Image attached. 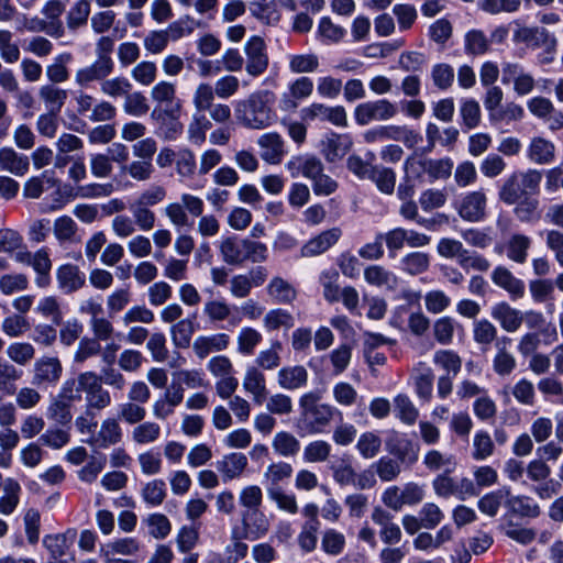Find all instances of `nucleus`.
<instances>
[{"instance_id":"nucleus-40","label":"nucleus","mask_w":563,"mask_h":563,"mask_svg":"<svg viewBox=\"0 0 563 563\" xmlns=\"http://www.w3.org/2000/svg\"><path fill=\"white\" fill-rule=\"evenodd\" d=\"M292 466L287 462H274L269 464L263 473V479L266 488H282L280 483L288 481L292 475Z\"/></svg>"},{"instance_id":"nucleus-37","label":"nucleus","mask_w":563,"mask_h":563,"mask_svg":"<svg viewBox=\"0 0 563 563\" xmlns=\"http://www.w3.org/2000/svg\"><path fill=\"white\" fill-rule=\"evenodd\" d=\"M31 266L36 273L35 284L40 288H46L51 284L52 261L45 249L34 252Z\"/></svg>"},{"instance_id":"nucleus-12","label":"nucleus","mask_w":563,"mask_h":563,"mask_svg":"<svg viewBox=\"0 0 563 563\" xmlns=\"http://www.w3.org/2000/svg\"><path fill=\"white\" fill-rule=\"evenodd\" d=\"M68 390V398L80 401L82 394L85 397L96 393L102 386L101 377L96 372L87 371L77 375L75 378L66 379L63 384Z\"/></svg>"},{"instance_id":"nucleus-52","label":"nucleus","mask_w":563,"mask_h":563,"mask_svg":"<svg viewBox=\"0 0 563 563\" xmlns=\"http://www.w3.org/2000/svg\"><path fill=\"white\" fill-rule=\"evenodd\" d=\"M90 1L77 0L67 12L66 23L70 31H77L87 24L90 14Z\"/></svg>"},{"instance_id":"nucleus-18","label":"nucleus","mask_w":563,"mask_h":563,"mask_svg":"<svg viewBox=\"0 0 563 563\" xmlns=\"http://www.w3.org/2000/svg\"><path fill=\"white\" fill-rule=\"evenodd\" d=\"M257 145L261 148V158L273 165L280 164L286 151L283 137L276 132L262 134L257 139Z\"/></svg>"},{"instance_id":"nucleus-31","label":"nucleus","mask_w":563,"mask_h":563,"mask_svg":"<svg viewBox=\"0 0 563 563\" xmlns=\"http://www.w3.org/2000/svg\"><path fill=\"white\" fill-rule=\"evenodd\" d=\"M266 292L273 302L279 305H290L297 298L296 288L280 276H274L269 280Z\"/></svg>"},{"instance_id":"nucleus-9","label":"nucleus","mask_w":563,"mask_h":563,"mask_svg":"<svg viewBox=\"0 0 563 563\" xmlns=\"http://www.w3.org/2000/svg\"><path fill=\"white\" fill-rule=\"evenodd\" d=\"M312 92V79L306 76L298 77L288 85L287 91L282 93L278 108L282 112L292 113L299 107L300 101L309 98Z\"/></svg>"},{"instance_id":"nucleus-34","label":"nucleus","mask_w":563,"mask_h":563,"mask_svg":"<svg viewBox=\"0 0 563 563\" xmlns=\"http://www.w3.org/2000/svg\"><path fill=\"white\" fill-rule=\"evenodd\" d=\"M219 251L222 261L232 266H239L244 263V239L229 236L220 242Z\"/></svg>"},{"instance_id":"nucleus-32","label":"nucleus","mask_w":563,"mask_h":563,"mask_svg":"<svg viewBox=\"0 0 563 563\" xmlns=\"http://www.w3.org/2000/svg\"><path fill=\"white\" fill-rule=\"evenodd\" d=\"M203 314L213 324L229 321L232 325H236L240 322L239 319L231 318L232 308L224 299L207 300L203 305Z\"/></svg>"},{"instance_id":"nucleus-49","label":"nucleus","mask_w":563,"mask_h":563,"mask_svg":"<svg viewBox=\"0 0 563 563\" xmlns=\"http://www.w3.org/2000/svg\"><path fill=\"white\" fill-rule=\"evenodd\" d=\"M415 372L417 373L415 376L416 391L421 399L429 400L433 389V372L424 363H419Z\"/></svg>"},{"instance_id":"nucleus-41","label":"nucleus","mask_w":563,"mask_h":563,"mask_svg":"<svg viewBox=\"0 0 563 563\" xmlns=\"http://www.w3.org/2000/svg\"><path fill=\"white\" fill-rule=\"evenodd\" d=\"M21 486L13 478H7L0 497V515L10 516L20 503Z\"/></svg>"},{"instance_id":"nucleus-21","label":"nucleus","mask_w":563,"mask_h":563,"mask_svg":"<svg viewBox=\"0 0 563 563\" xmlns=\"http://www.w3.org/2000/svg\"><path fill=\"white\" fill-rule=\"evenodd\" d=\"M371 518L375 525L379 526V537L385 544H396L401 540V529L393 521V516L388 511L375 507Z\"/></svg>"},{"instance_id":"nucleus-61","label":"nucleus","mask_w":563,"mask_h":563,"mask_svg":"<svg viewBox=\"0 0 563 563\" xmlns=\"http://www.w3.org/2000/svg\"><path fill=\"white\" fill-rule=\"evenodd\" d=\"M135 401L129 400L119 406L118 420H122L128 424L136 426L142 422L146 417V409Z\"/></svg>"},{"instance_id":"nucleus-63","label":"nucleus","mask_w":563,"mask_h":563,"mask_svg":"<svg viewBox=\"0 0 563 563\" xmlns=\"http://www.w3.org/2000/svg\"><path fill=\"white\" fill-rule=\"evenodd\" d=\"M166 495V484L163 479H153L142 488L144 501L152 507L162 505Z\"/></svg>"},{"instance_id":"nucleus-56","label":"nucleus","mask_w":563,"mask_h":563,"mask_svg":"<svg viewBox=\"0 0 563 563\" xmlns=\"http://www.w3.org/2000/svg\"><path fill=\"white\" fill-rule=\"evenodd\" d=\"M282 343L274 341L271 346L266 350L260 351L255 358V365L261 371H272L280 365V353Z\"/></svg>"},{"instance_id":"nucleus-27","label":"nucleus","mask_w":563,"mask_h":563,"mask_svg":"<svg viewBox=\"0 0 563 563\" xmlns=\"http://www.w3.org/2000/svg\"><path fill=\"white\" fill-rule=\"evenodd\" d=\"M277 382L286 390L303 388L308 383V371L302 365L284 366L277 373Z\"/></svg>"},{"instance_id":"nucleus-2","label":"nucleus","mask_w":563,"mask_h":563,"mask_svg":"<svg viewBox=\"0 0 563 563\" xmlns=\"http://www.w3.org/2000/svg\"><path fill=\"white\" fill-rule=\"evenodd\" d=\"M541 180L542 174L537 169L514 173L500 187L499 199L512 206L525 197L538 195Z\"/></svg>"},{"instance_id":"nucleus-1","label":"nucleus","mask_w":563,"mask_h":563,"mask_svg":"<svg viewBox=\"0 0 563 563\" xmlns=\"http://www.w3.org/2000/svg\"><path fill=\"white\" fill-rule=\"evenodd\" d=\"M275 93L271 90H260L251 93L247 99L236 102L234 113L238 122L244 128L262 130L269 126L275 114L273 103Z\"/></svg>"},{"instance_id":"nucleus-59","label":"nucleus","mask_w":563,"mask_h":563,"mask_svg":"<svg viewBox=\"0 0 563 563\" xmlns=\"http://www.w3.org/2000/svg\"><path fill=\"white\" fill-rule=\"evenodd\" d=\"M495 318L498 319L507 331L517 330L523 319L521 312L503 302L495 308Z\"/></svg>"},{"instance_id":"nucleus-33","label":"nucleus","mask_w":563,"mask_h":563,"mask_svg":"<svg viewBox=\"0 0 563 563\" xmlns=\"http://www.w3.org/2000/svg\"><path fill=\"white\" fill-rule=\"evenodd\" d=\"M527 156L534 164H550L555 156V146L543 137H533L527 148Z\"/></svg>"},{"instance_id":"nucleus-62","label":"nucleus","mask_w":563,"mask_h":563,"mask_svg":"<svg viewBox=\"0 0 563 563\" xmlns=\"http://www.w3.org/2000/svg\"><path fill=\"white\" fill-rule=\"evenodd\" d=\"M465 52L471 55H483L489 48V38L481 30H471L464 37Z\"/></svg>"},{"instance_id":"nucleus-15","label":"nucleus","mask_w":563,"mask_h":563,"mask_svg":"<svg viewBox=\"0 0 563 563\" xmlns=\"http://www.w3.org/2000/svg\"><path fill=\"white\" fill-rule=\"evenodd\" d=\"M75 532L48 534L43 539V545L49 553V563H75V559L64 560L73 543Z\"/></svg>"},{"instance_id":"nucleus-30","label":"nucleus","mask_w":563,"mask_h":563,"mask_svg":"<svg viewBox=\"0 0 563 563\" xmlns=\"http://www.w3.org/2000/svg\"><path fill=\"white\" fill-rule=\"evenodd\" d=\"M247 467V457L243 453H230L217 462V470L224 483L239 478Z\"/></svg>"},{"instance_id":"nucleus-50","label":"nucleus","mask_w":563,"mask_h":563,"mask_svg":"<svg viewBox=\"0 0 563 563\" xmlns=\"http://www.w3.org/2000/svg\"><path fill=\"white\" fill-rule=\"evenodd\" d=\"M22 377V371L18 369L8 360L0 357V393L12 395L15 393V382Z\"/></svg>"},{"instance_id":"nucleus-47","label":"nucleus","mask_w":563,"mask_h":563,"mask_svg":"<svg viewBox=\"0 0 563 563\" xmlns=\"http://www.w3.org/2000/svg\"><path fill=\"white\" fill-rule=\"evenodd\" d=\"M515 205L514 212L521 222L533 223L541 219L539 199L529 196Z\"/></svg>"},{"instance_id":"nucleus-17","label":"nucleus","mask_w":563,"mask_h":563,"mask_svg":"<svg viewBox=\"0 0 563 563\" xmlns=\"http://www.w3.org/2000/svg\"><path fill=\"white\" fill-rule=\"evenodd\" d=\"M230 342V335L224 332L199 335L192 343V351L199 360H203L211 353H220L228 350Z\"/></svg>"},{"instance_id":"nucleus-45","label":"nucleus","mask_w":563,"mask_h":563,"mask_svg":"<svg viewBox=\"0 0 563 563\" xmlns=\"http://www.w3.org/2000/svg\"><path fill=\"white\" fill-rule=\"evenodd\" d=\"M495 284L507 290L512 299L525 295V284L504 267L495 268Z\"/></svg>"},{"instance_id":"nucleus-35","label":"nucleus","mask_w":563,"mask_h":563,"mask_svg":"<svg viewBox=\"0 0 563 563\" xmlns=\"http://www.w3.org/2000/svg\"><path fill=\"white\" fill-rule=\"evenodd\" d=\"M364 279L376 287L394 289L398 284L397 276L382 265H369L364 269Z\"/></svg>"},{"instance_id":"nucleus-16","label":"nucleus","mask_w":563,"mask_h":563,"mask_svg":"<svg viewBox=\"0 0 563 563\" xmlns=\"http://www.w3.org/2000/svg\"><path fill=\"white\" fill-rule=\"evenodd\" d=\"M342 231L340 228H331L320 232L308 240L300 250L302 257H313L323 254L340 240Z\"/></svg>"},{"instance_id":"nucleus-11","label":"nucleus","mask_w":563,"mask_h":563,"mask_svg":"<svg viewBox=\"0 0 563 563\" xmlns=\"http://www.w3.org/2000/svg\"><path fill=\"white\" fill-rule=\"evenodd\" d=\"M123 432L117 418L109 417L102 420L99 430L86 443L95 449H108L122 441Z\"/></svg>"},{"instance_id":"nucleus-3","label":"nucleus","mask_w":563,"mask_h":563,"mask_svg":"<svg viewBox=\"0 0 563 563\" xmlns=\"http://www.w3.org/2000/svg\"><path fill=\"white\" fill-rule=\"evenodd\" d=\"M150 97L155 103L151 118L158 122H166V117H179L181 111V100L177 98L175 84L161 80L156 82Z\"/></svg>"},{"instance_id":"nucleus-28","label":"nucleus","mask_w":563,"mask_h":563,"mask_svg":"<svg viewBox=\"0 0 563 563\" xmlns=\"http://www.w3.org/2000/svg\"><path fill=\"white\" fill-rule=\"evenodd\" d=\"M30 161L26 155L18 153L14 148L4 146L0 148V169L15 176H24L29 172Z\"/></svg>"},{"instance_id":"nucleus-44","label":"nucleus","mask_w":563,"mask_h":563,"mask_svg":"<svg viewBox=\"0 0 563 563\" xmlns=\"http://www.w3.org/2000/svg\"><path fill=\"white\" fill-rule=\"evenodd\" d=\"M262 333L252 327H243L236 334V350L241 355H252L262 342Z\"/></svg>"},{"instance_id":"nucleus-19","label":"nucleus","mask_w":563,"mask_h":563,"mask_svg":"<svg viewBox=\"0 0 563 563\" xmlns=\"http://www.w3.org/2000/svg\"><path fill=\"white\" fill-rule=\"evenodd\" d=\"M287 169L292 177L302 175L303 177L313 181L319 175L323 173V164L320 158L314 155H297L291 157L287 164Z\"/></svg>"},{"instance_id":"nucleus-23","label":"nucleus","mask_w":563,"mask_h":563,"mask_svg":"<svg viewBox=\"0 0 563 563\" xmlns=\"http://www.w3.org/2000/svg\"><path fill=\"white\" fill-rule=\"evenodd\" d=\"M114 68V63H108L96 58V60L86 67L79 68L75 74V82L79 87H87L92 81H103Z\"/></svg>"},{"instance_id":"nucleus-24","label":"nucleus","mask_w":563,"mask_h":563,"mask_svg":"<svg viewBox=\"0 0 563 563\" xmlns=\"http://www.w3.org/2000/svg\"><path fill=\"white\" fill-rule=\"evenodd\" d=\"M68 390L63 385L57 396L47 407V418L60 426L68 424L73 419L70 407L77 400L68 398Z\"/></svg>"},{"instance_id":"nucleus-54","label":"nucleus","mask_w":563,"mask_h":563,"mask_svg":"<svg viewBox=\"0 0 563 563\" xmlns=\"http://www.w3.org/2000/svg\"><path fill=\"white\" fill-rule=\"evenodd\" d=\"M382 448V439L380 437L373 432L366 431L362 433L356 442V450L363 459L371 460L374 459L380 451Z\"/></svg>"},{"instance_id":"nucleus-26","label":"nucleus","mask_w":563,"mask_h":563,"mask_svg":"<svg viewBox=\"0 0 563 563\" xmlns=\"http://www.w3.org/2000/svg\"><path fill=\"white\" fill-rule=\"evenodd\" d=\"M336 412L338 410L329 404H321L319 407H313L312 410L302 415L307 422V431L309 433L323 432Z\"/></svg>"},{"instance_id":"nucleus-36","label":"nucleus","mask_w":563,"mask_h":563,"mask_svg":"<svg viewBox=\"0 0 563 563\" xmlns=\"http://www.w3.org/2000/svg\"><path fill=\"white\" fill-rule=\"evenodd\" d=\"M38 97L49 112L59 113L67 100L68 93L65 89L47 84L38 89Z\"/></svg>"},{"instance_id":"nucleus-29","label":"nucleus","mask_w":563,"mask_h":563,"mask_svg":"<svg viewBox=\"0 0 563 563\" xmlns=\"http://www.w3.org/2000/svg\"><path fill=\"white\" fill-rule=\"evenodd\" d=\"M486 201L483 192H470L461 200L459 213L465 220L478 221L485 214Z\"/></svg>"},{"instance_id":"nucleus-60","label":"nucleus","mask_w":563,"mask_h":563,"mask_svg":"<svg viewBox=\"0 0 563 563\" xmlns=\"http://www.w3.org/2000/svg\"><path fill=\"white\" fill-rule=\"evenodd\" d=\"M130 211L135 225L141 231H151L155 227L156 216L150 207L133 201L130 205Z\"/></svg>"},{"instance_id":"nucleus-10","label":"nucleus","mask_w":563,"mask_h":563,"mask_svg":"<svg viewBox=\"0 0 563 563\" xmlns=\"http://www.w3.org/2000/svg\"><path fill=\"white\" fill-rule=\"evenodd\" d=\"M63 374V365L55 356H42L34 363L32 384L34 386H53Z\"/></svg>"},{"instance_id":"nucleus-4","label":"nucleus","mask_w":563,"mask_h":563,"mask_svg":"<svg viewBox=\"0 0 563 563\" xmlns=\"http://www.w3.org/2000/svg\"><path fill=\"white\" fill-rule=\"evenodd\" d=\"M398 113L397 106L388 99H377L357 104L354 109L355 122L367 125L374 121H388Z\"/></svg>"},{"instance_id":"nucleus-20","label":"nucleus","mask_w":563,"mask_h":563,"mask_svg":"<svg viewBox=\"0 0 563 563\" xmlns=\"http://www.w3.org/2000/svg\"><path fill=\"white\" fill-rule=\"evenodd\" d=\"M243 389L252 396L256 405H262L267 398L266 377L257 366H247L242 380Z\"/></svg>"},{"instance_id":"nucleus-43","label":"nucleus","mask_w":563,"mask_h":563,"mask_svg":"<svg viewBox=\"0 0 563 563\" xmlns=\"http://www.w3.org/2000/svg\"><path fill=\"white\" fill-rule=\"evenodd\" d=\"M162 433L161 426L154 421H142L131 431V439L139 445H146L156 442Z\"/></svg>"},{"instance_id":"nucleus-22","label":"nucleus","mask_w":563,"mask_h":563,"mask_svg":"<svg viewBox=\"0 0 563 563\" xmlns=\"http://www.w3.org/2000/svg\"><path fill=\"white\" fill-rule=\"evenodd\" d=\"M241 522L245 537L250 539H260L264 537L271 528L267 516L260 509L243 510L241 512Z\"/></svg>"},{"instance_id":"nucleus-38","label":"nucleus","mask_w":563,"mask_h":563,"mask_svg":"<svg viewBox=\"0 0 563 563\" xmlns=\"http://www.w3.org/2000/svg\"><path fill=\"white\" fill-rule=\"evenodd\" d=\"M272 448L279 456L294 457L300 451V442L292 433L279 431L272 440Z\"/></svg>"},{"instance_id":"nucleus-57","label":"nucleus","mask_w":563,"mask_h":563,"mask_svg":"<svg viewBox=\"0 0 563 563\" xmlns=\"http://www.w3.org/2000/svg\"><path fill=\"white\" fill-rule=\"evenodd\" d=\"M268 498L274 501L277 508L290 515H296L299 510L296 496L282 488H266Z\"/></svg>"},{"instance_id":"nucleus-6","label":"nucleus","mask_w":563,"mask_h":563,"mask_svg":"<svg viewBox=\"0 0 563 563\" xmlns=\"http://www.w3.org/2000/svg\"><path fill=\"white\" fill-rule=\"evenodd\" d=\"M245 54V70L251 77H260L269 65L267 45L263 37L251 36L243 46Z\"/></svg>"},{"instance_id":"nucleus-53","label":"nucleus","mask_w":563,"mask_h":563,"mask_svg":"<svg viewBox=\"0 0 563 563\" xmlns=\"http://www.w3.org/2000/svg\"><path fill=\"white\" fill-rule=\"evenodd\" d=\"M387 141L402 142L407 147L412 148L421 141V135L407 125H385Z\"/></svg>"},{"instance_id":"nucleus-7","label":"nucleus","mask_w":563,"mask_h":563,"mask_svg":"<svg viewBox=\"0 0 563 563\" xmlns=\"http://www.w3.org/2000/svg\"><path fill=\"white\" fill-rule=\"evenodd\" d=\"M66 10V2L63 0H48L41 9L43 20L36 21L34 30L45 32L47 35L59 38L65 34V27L62 22V15Z\"/></svg>"},{"instance_id":"nucleus-46","label":"nucleus","mask_w":563,"mask_h":563,"mask_svg":"<svg viewBox=\"0 0 563 563\" xmlns=\"http://www.w3.org/2000/svg\"><path fill=\"white\" fill-rule=\"evenodd\" d=\"M263 324L268 332L279 330L280 328L288 330L295 325V318L289 311L275 308L265 313Z\"/></svg>"},{"instance_id":"nucleus-13","label":"nucleus","mask_w":563,"mask_h":563,"mask_svg":"<svg viewBox=\"0 0 563 563\" xmlns=\"http://www.w3.org/2000/svg\"><path fill=\"white\" fill-rule=\"evenodd\" d=\"M504 505L511 512L521 517L536 518L540 515V507L526 496H510L509 492L495 493V507Z\"/></svg>"},{"instance_id":"nucleus-64","label":"nucleus","mask_w":563,"mask_h":563,"mask_svg":"<svg viewBox=\"0 0 563 563\" xmlns=\"http://www.w3.org/2000/svg\"><path fill=\"white\" fill-rule=\"evenodd\" d=\"M31 324L29 320L22 314H10L2 320L1 330L9 338L22 336L29 331Z\"/></svg>"},{"instance_id":"nucleus-58","label":"nucleus","mask_w":563,"mask_h":563,"mask_svg":"<svg viewBox=\"0 0 563 563\" xmlns=\"http://www.w3.org/2000/svg\"><path fill=\"white\" fill-rule=\"evenodd\" d=\"M9 360L20 366H25L35 357V349L29 342H13L7 347Z\"/></svg>"},{"instance_id":"nucleus-8","label":"nucleus","mask_w":563,"mask_h":563,"mask_svg":"<svg viewBox=\"0 0 563 563\" xmlns=\"http://www.w3.org/2000/svg\"><path fill=\"white\" fill-rule=\"evenodd\" d=\"M514 41L526 43L530 47H544L550 56L544 58L545 63L553 60V54L556 48V38L544 27L519 26L514 31Z\"/></svg>"},{"instance_id":"nucleus-25","label":"nucleus","mask_w":563,"mask_h":563,"mask_svg":"<svg viewBox=\"0 0 563 563\" xmlns=\"http://www.w3.org/2000/svg\"><path fill=\"white\" fill-rule=\"evenodd\" d=\"M59 289L65 294H73L86 284L85 274L74 264H64L56 271Z\"/></svg>"},{"instance_id":"nucleus-51","label":"nucleus","mask_w":563,"mask_h":563,"mask_svg":"<svg viewBox=\"0 0 563 563\" xmlns=\"http://www.w3.org/2000/svg\"><path fill=\"white\" fill-rule=\"evenodd\" d=\"M430 266V257L423 252H411L400 260V268L411 276L422 274Z\"/></svg>"},{"instance_id":"nucleus-5","label":"nucleus","mask_w":563,"mask_h":563,"mask_svg":"<svg viewBox=\"0 0 563 563\" xmlns=\"http://www.w3.org/2000/svg\"><path fill=\"white\" fill-rule=\"evenodd\" d=\"M300 119L303 122H329L338 128L347 126V113L343 106H327L321 102H312L300 110Z\"/></svg>"},{"instance_id":"nucleus-42","label":"nucleus","mask_w":563,"mask_h":563,"mask_svg":"<svg viewBox=\"0 0 563 563\" xmlns=\"http://www.w3.org/2000/svg\"><path fill=\"white\" fill-rule=\"evenodd\" d=\"M73 60L70 53L57 55L53 63L46 66L45 74L52 85L65 82L69 78L67 65Z\"/></svg>"},{"instance_id":"nucleus-55","label":"nucleus","mask_w":563,"mask_h":563,"mask_svg":"<svg viewBox=\"0 0 563 563\" xmlns=\"http://www.w3.org/2000/svg\"><path fill=\"white\" fill-rule=\"evenodd\" d=\"M194 332L195 325L190 319L178 320L170 329L174 345L178 349H187Z\"/></svg>"},{"instance_id":"nucleus-14","label":"nucleus","mask_w":563,"mask_h":563,"mask_svg":"<svg viewBox=\"0 0 563 563\" xmlns=\"http://www.w3.org/2000/svg\"><path fill=\"white\" fill-rule=\"evenodd\" d=\"M529 111L544 120L553 131L563 128V112L558 110L552 101L545 97H534L528 101Z\"/></svg>"},{"instance_id":"nucleus-48","label":"nucleus","mask_w":563,"mask_h":563,"mask_svg":"<svg viewBox=\"0 0 563 563\" xmlns=\"http://www.w3.org/2000/svg\"><path fill=\"white\" fill-rule=\"evenodd\" d=\"M369 180H372L376 188L385 195H391L396 186V173L383 165H375Z\"/></svg>"},{"instance_id":"nucleus-39","label":"nucleus","mask_w":563,"mask_h":563,"mask_svg":"<svg viewBox=\"0 0 563 563\" xmlns=\"http://www.w3.org/2000/svg\"><path fill=\"white\" fill-rule=\"evenodd\" d=\"M386 448L390 454L397 456L401 462H416L418 459L413 443L400 435H394L386 441Z\"/></svg>"}]
</instances>
